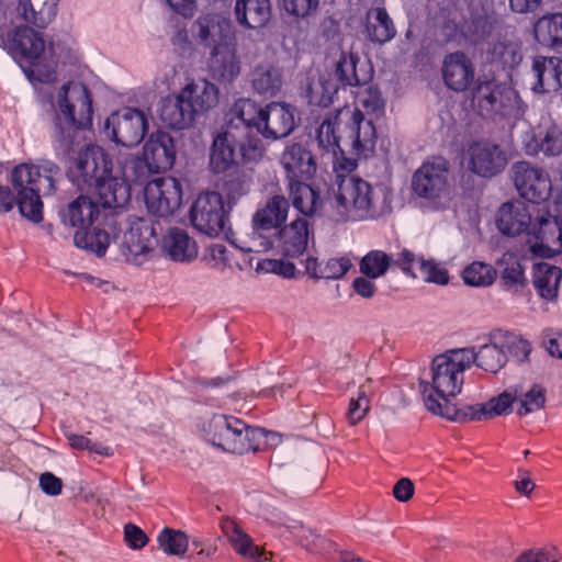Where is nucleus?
<instances>
[{"label": "nucleus", "instance_id": "61", "mask_svg": "<svg viewBox=\"0 0 562 562\" xmlns=\"http://www.w3.org/2000/svg\"><path fill=\"white\" fill-rule=\"evenodd\" d=\"M224 191L229 202H237L250 191V179L245 175H235L225 182Z\"/></svg>", "mask_w": 562, "mask_h": 562}, {"label": "nucleus", "instance_id": "10", "mask_svg": "<svg viewBox=\"0 0 562 562\" xmlns=\"http://www.w3.org/2000/svg\"><path fill=\"white\" fill-rule=\"evenodd\" d=\"M112 170V161L105 150L98 145L86 144L75 158L72 177L82 189L94 188Z\"/></svg>", "mask_w": 562, "mask_h": 562}, {"label": "nucleus", "instance_id": "30", "mask_svg": "<svg viewBox=\"0 0 562 562\" xmlns=\"http://www.w3.org/2000/svg\"><path fill=\"white\" fill-rule=\"evenodd\" d=\"M195 116L181 91L167 95L160 102L159 117L170 128L186 130L193 125Z\"/></svg>", "mask_w": 562, "mask_h": 562}, {"label": "nucleus", "instance_id": "36", "mask_svg": "<svg viewBox=\"0 0 562 562\" xmlns=\"http://www.w3.org/2000/svg\"><path fill=\"white\" fill-rule=\"evenodd\" d=\"M222 530L234 550L248 562H267V553L233 520H225Z\"/></svg>", "mask_w": 562, "mask_h": 562}, {"label": "nucleus", "instance_id": "3", "mask_svg": "<svg viewBox=\"0 0 562 562\" xmlns=\"http://www.w3.org/2000/svg\"><path fill=\"white\" fill-rule=\"evenodd\" d=\"M55 112L54 146L58 155L68 156L74 149L77 132L92 124V99L89 89L80 81L59 86L50 99Z\"/></svg>", "mask_w": 562, "mask_h": 562}, {"label": "nucleus", "instance_id": "59", "mask_svg": "<svg viewBox=\"0 0 562 562\" xmlns=\"http://www.w3.org/2000/svg\"><path fill=\"white\" fill-rule=\"evenodd\" d=\"M502 336L507 356L508 353H510L519 362H522L528 359L531 352V345L528 340L524 339L522 337L516 334L503 330Z\"/></svg>", "mask_w": 562, "mask_h": 562}, {"label": "nucleus", "instance_id": "28", "mask_svg": "<svg viewBox=\"0 0 562 562\" xmlns=\"http://www.w3.org/2000/svg\"><path fill=\"white\" fill-rule=\"evenodd\" d=\"M238 137L239 134L233 130V121L231 124H225L214 136L210 153V168L213 172H225L234 165V147Z\"/></svg>", "mask_w": 562, "mask_h": 562}, {"label": "nucleus", "instance_id": "56", "mask_svg": "<svg viewBox=\"0 0 562 562\" xmlns=\"http://www.w3.org/2000/svg\"><path fill=\"white\" fill-rule=\"evenodd\" d=\"M535 142V147L531 144L527 146L529 154H537L538 150L547 156H559L562 154V130L555 126L550 127L542 137Z\"/></svg>", "mask_w": 562, "mask_h": 562}, {"label": "nucleus", "instance_id": "1", "mask_svg": "<svg viewBox=\"0 0 562 562\" xmlns=\"http://www.w3.org/2000/svg\"><path fill=\"white\" fill-rule=\"evenodd\" d=\"M473 363L471 348L450 349L432 359L429 379L419 382L424 404L430 413L452 422H464L463 406L451 401L461 393L464 372Z\"/></svg>", "mask_w": 562, "mask_h": 562}, {"label": "nucleus", "instance_id": "51", "mask_svg": "<svg viewBox=\"0 0 562 562\" xmlns=\"http://www.w3.org/2000/svg\"><path fill=\"white\" fill-rule=\"evenodd\" d=\"M396 257L383 250L374 249L366 254L359 265L360 272L371 279L383 277L391 266L395 265Z\"/></svg>", "mask_w": 562, "mask_h": 562}, {"label": "nucleus", "instance_id": "14", "mask_svg": "<svg viewBox=\"0 0 562 562\" xmlns=\"http://www.w3.org/2000/svg\"><path fill=\"white\" fill-rule=\"evenodd\" d=\"M105 130L116 144L134 147L145 137L148 131V120L144 112L125 108L112 113L106 119Z\"/></svg>", "mask_w": 562, "mask_h": 562}, {"label": "nucleus", "instance_id": "12", "mask_svg": "<svg viewBox=\"0 0 562 562\" xmlns=\"http://www.w3.org/2000/svg\"><path fill=\"white\" fill-rule=\"evenodd\" d=\"M510 177L519 195L529 202H544L551 195L552 183L549 173L528 161L513 164Z\"/></svg>", "mask_w": 562, "mask_h": 562}, {"label": "nucleus", "instance_id": "5", "mask_svg": "<svg viewBox=\"0 0 562 562\" xmlns=\"http://www.w3.org/2000/svg\"><path fill=\"white\" fill-rule=\"evenodd\" d=\"M4 38L0 36V45ZM5 48L31 81L52 82L56 77L53 47H46L43 34L29 26H19L5 42Z\"/></svg>", "mask_w": 562, "mask_h": 562}, {"label": "nucleus", "instance_id": "38", "mask_svg": "<svg viewBox=\"0 0 562 562\" xmlns=\"http://www.w3.org/2000/svg\"><path fill=\"white\" fill-rule=\"evenodd\" d=\"M94 188L98 190L100 201L104 207H123L131 198V186L114 175L113 170L111 175L102 179Z\"/></svg>", "mask_w": 562, "mask_h": 562}, {"label": "nucleus", "instance_id": "50", "mask_svg": "<svg viewBox=\"0 0 562 562\" xmlns=\"http://www.w3.org/2000/svg\"><path fill=\"white\" fill-rule=\"evenodd\" d=\"M342 111L344 109L339 110L336 114L324 119L321 126L317 128L316 139L318 146L334 155H336L337 150L340 149V136L337 134V126L340 123H345V116L341 115Z\"/></svg>", "mask_w": 562, "mask_h": 562}, {"label": "nucleus", "instance_id": "11", "mask_svg": "<svg viewBox=\"0 0 562 562\" xmlns=\"http://www.w3.org/2000/svg\"><path fill=\"white\" fill-rule=\"evenodd\" d=\"M504 149L491 140L471 142L463 151V164L473 173L491 178L501 173L507 166Z\"/></svg>", "mask_w": 562, "mask_h": 562}, {"label": "nucleus", "instance_id": "48", "mask_svg": "<svg viewBox=\"0 0 562 562\" xmlns=\"http://www.w3.org/2000/svg\"><path fill=\"white\" fill-rule=\"evenodd\" d=\"M117 170L114 175L123 179L127 184L138 183L147 178L148 168L144 158L128 151H120L116 156Z\"/></svg>", "mask_w": 562, "mask_h": 562}, {"label": "nucleus", "instance_id": "43", "mask_svg": "<svg viewBox=\"0 0 562 562\" xmlns=\"http://www.w3.org/2000/svg\"><path fill=\"white\" fill-rule=\"evenodd\" d=\"M229 120L226 124H231L233 120V130L239 134L249 127L258 130L259 116H261V108L248 98H241L235 101L228 112Z\"/></svg>", "mask_w": 562, "mask_h": 562}, {"label": "nucleus", "instance_id": "62", "mask_svg": "<svg viewBox=\"0 0 562 562\" xmlns=\"http://www.w3.org/2000/svg\"><path fill=\"white\" fill-rule=\"evenodd\" d=\"M319 0H282L283 9L292 16L307 18L316 12Z\"/></svg>", "mask_w": 562, "mask_h": 562}, {"label": "nucleus", "instance_id": "42", "mask_svg": "<svg viewBox=\"0 0 562 562\" xmlns=\"http://www.w3.org/2000/svg\"><path fill=\"white\" fill-rule=\"evenodd\" d=\"M57 0H19L16 12L26 22L45 27L56 14Z\"/></svg>", "mask_w": 562, "mask_h": 562}, {"label": "nucleus", "instance_id": "41", "mask_svg": "<svg viewBox=\"0 0 562 562\" xmlns=\"http://www.w3.org/2000/svg\"><path fill=\"white\" fill-rule=\"evenodd\" d=\"M305 181H295L288 184L290 198L294 209L305 216H313L322 209L323 201L319 193Z\"/></svg>", "mask_w": 562, "mask_h": 562}, {"label": "nucleus", "instance_id": "55", "mask_svg": "<svg viewBox=\"0 0 562 562\" xmlns=\"http://www.w3.org/2000/svg\"><path fill=\"white\" fill-rule=\"evenodd\" d=\"M501 267V279L505 286H524L526 278L524 268L519 260L513 255H504L498 262Z\"/></svg>", "mask_w": 562, "mask_h": 562}, {"label": "nucleus", "instance_id": "16", "mask_svg": "<svg viewBox=\"0 0 562 562\" xmlns=\"http://www.w3.org/2000/svg\"><path fill=\"white\" fill-rule=\"evenodd\" d=\"M296 126L294 106L285 102H270L261 108L258 132L267 139H280L289 136Z\"/></svg>", "mask_w": 562, "mask_h": 562}, {"label": "nucleus", "instance_id": "57", "mask_svg": "<svg viewBox=\"0 0 562 562\" xmlns=\"http://www.w3.org/2000/svg\"><path fill=\"white\" fill-rule=\"evenodd\" d=\"M371 382L368 379L366 383L359 386L356 397H351L347 411V419L350 425L355 426L360 423L370 411V398L368 396L367 384Z\"/></svg>", "mask_w": 562, "mask_h": 562}, {"label": "nucleus", "instance_id": "53", "mask_svg": "<svg viewBox=\"0 0 562 562\" xmlns=\"http://www.w3.org/2000/svg\"><path fill=\"white\" fill-rule=\"evenodd\" d=\"M158 547L168 555L182 557L189 548L186 532L172 528H164L157 537Z\"/></svg>", "mask_w": 562, "mask_h": 562}, {"label": "nucleus", "instance_id": "64", "mask_svg": "<svg viewBox=\"0 0 562 562\" xmlns=\"http://www.w3.org/2000/svg\"><path fill=\"white\" fill-rule=\"evenodd\" d=\"M239 150L243 159L247 162L260 160L263 154L261 140L256 137H248L243 140L239 144Z\"/></svg>", "mask_w": 562, "mask_h": 562}, {"label": "nucleus", "instance_id": "40", "mask_svg": "<svg viewBox=\"0 0 562 562\" xmlns=\"http://www.w3.org/2000/svg\"><path fill=\"white\" fill-rule=\"evenodd\" d=\"M338 90L337 81L328 71L311 72L307 82V98L310 103L317 106H327Z\"/></svg>", "mask_w": 562, "mask_h": 562}, {"label": "nucleus", "instance_id": "60", "mask_svg": "<svg viewBox=\"0 0 562 562\" xmlns=\"http://www.w3.org/2000/svg\"><path fill=\"white\" fill-rule=\"evenodd\" d=\"M490 29L486 19L475 18L461 25V33L468 41L477 43L490 34Z\"/></svg>", "mask_w": 562, "mask_h": 562}, {"label": "nucleus", "instance_id": "8", "mask_svg": "<svg viewBox=\"0 0 562 562\" xmlns=\"http://www.w3.org/2000/svg\"><path fill=\"white\" fill-rule=\"evenodd\" d=\"M207 441L226 452L245 454L256 451L261 429L251 428L239 418L227 415H213L203 426Z\"/></svg>", "mask_w": 562, "mask_h": 562}, {"label": "nucleus", "instance_id": "47", "mask_svg": "<svg viewBox=\"0 0 562 562\" xmlns=\"http://www.w3.org/2000/svg\"><path fill=\"white\" fill-rule=\"evenodd\" d=\"M109 227L100 228L90 226L89 228L77 229L74 235V243L78 248L103 256L111 243Z\"/></svg>", "mask_w": 562, "mask_h": 562}, {"label": "nucleus", "instance_id": "20", "mask_svg": "<svg viewBox=\"0 0 562 562\" xmlns=\"http://www.w3.org/2000/svg\"><path fill=\"white\" fill-rule=\"evenodd\" d=\"M143 158L150 172L170 169L176 160L172 137L165 132L153 133L143 147Z\"/></svg>", "mask_w": 562, "mask_h": 562}, {"label": "nucleus", "instance_id": "23", "mask_svg": "<svg viewBox=\"0 0 562 562\" xmlns=\"http://www.w3.org/2000/svg\"><path fill=\"white\" fill-rule=\"evenodd\" d=\"M530 89L533 93L544 94L562 88V59L535 57L530 70Z\"/></svg>", "mask_w": 562, "mask_h": 562}, {"label": "nucleus", "instance_id": "13", "mask_svg": "<svg viewBox=\"0 0 562 562\" xmlns=\"http://www.w3.org/2000/svg\"><path fill=\"white\" fill-rule=\"evenodd\" d=\"M190 220L201 233L218 236L227 223L223 196L217 192L201 193L191 207Z\"/></svg>", "mask_w": 562, "mask_h": 562}, {"label": "nucleus", "instance_id": "31", "mask_svg": "<svg viewBox=\"0 0 562 562\" xmlns=\"http://www.w3.org/2000/svg\"><path fill=\"white\" fill-rule=\"evenodd\" d=\"M516 392L514 391V385H512L484 404L463 405L464 422L487 420L495 416L508 414L512 412L514 403H516Z\"/></svg>", "mask_w": 562, "mask_h": 562}, {"label": "nucleus", "instance_id": "21", "mask_svg": "<svg viewBox=\"0 0 562 562\" xmlns=\"http://www.w3.org/2000/svg\"><path fill=\"white\" fill-rule=\"evenodd\" d=\"M280 164L285 171L288 183L308 180L316 172L312 153L301 144L288 145L281 154Z\"/></svg>", "mask_w": 562, "mask_h": 562}, {"label": "nucleus", "instance_id": "2", "mask_svg": "<svg viewBox=\"0 0 562 562\" xmlns=\"http://www.w3.org/2000/svg\"><path fill=\"white\" fill-rule=\"evenodd\" d=\"M60 177V168L52 161L16 166L11 172L13 192L9 187H0V213L11 211L16 204L23 217L40 223L43 220L41 194H53Z\"/></svg>", "mask_w": 562, "mask_h": 562}, {"label": "nucleus", "instance_id": "6", "mask_svg": "<svg viewBox=\"0 0 562 562\" xmlns=\"http://www.w3.org/2000/svg\"><path fill=\"white\" fill-rule=\"evenodd\" d=\"M105 226L114 233L113 240L119 245L126 261L143 265L158 244L155 223L138 216L108 217Z\"/></svg>", "mask_w": 562, "mask_h": 562}, {"label": "nucleus", "instance_id": "17", "mask_svg": "<svg viewBox=\"0 0 562 562\" xmlns=\"http://www.w3.org/2000/svg\"><path fill=\"white\" fill-rule=\"evenodd\" d=\"M529 234L536 241L529 240L530 251L538 257H552L562 252V222L555 216H541L532 225Z\"/></svg>", "mask_w": 562, "mask_h": 562}, {"label": "nucleus", "instance_id": "22", "mask_svg": "<svg viewBox=\"0 0 562 562\" xmlns=\"http://www.w3.org/2000/svg\"><path fill=\"white\" fill-rule=\"evenodd\" d=\"M516 98L514 90L494 80L481 81L474 93V101L483 114L503 113Z\"/></svg>", "mask_w": 562, "mask_h": 562}, {"label": "nucleus", "instance_id": "15", "mask_svg": "<svg viewBox=\"0 0 562 562\" xmlns=\"http://www.w3.org/2000/svg\"><path fill=\"white\" fill-rule=\"evenodd\" d=\"M144 198L150 213L159 217L169 216L181 205V184L172 177L157 178L146 184Z\"/></svg>", "mask_w": 562, "mask_h": 562}, {"label": "nucleus", "instance_id": "24", "mask_svg": "<svg viewBox=\"0 0 562 562\" xmlns=\"http://www.w3.org/2000/svg\"><path fill=\"white\" fill-rule=\"evenodd\" d=\"M211 77L223 83L233 82L240 74V59L232 41L217 44L209 61Z\"/></svg>", "mask_w": 562, "mask_h": 562}, {"label": "nucleus", "instance_id": "39", "mask_svg": "<svg viewBox=\"0 0 562 562\" xmlns=\"http://www.w3.org/2000/svg\"><path fill=\"white\" fill-rule=\"evenodd\" d=\"M532 279L541 299L548 302L557 300L562 279L561 268L548 262H538L533 266Z\"/></svg>", "mask_w": 562, "mask_h": 562}, {"label": "nucleus", "instance_id": "58", "mask_svg": "<svg viewBox=\"0 0 562 562\" xmlns=\"http://www.w3.org/2000/svg\"><path fill=\"white\" fill-rule=\"evenodd\" d=\"M361 111L363 109L367 114L375 115L376 117L383 113L384 101L378 89L368 87L360 91L357 95V108Z\"/></svg>", "mask_w": 562, "mask_h": 562}, {"label": "nucleus", "instance_id": "26", "mask_svg": "<svg viewBox=\"0 0 562 562\" xmlns=\"http://www.w3.org/2000/svg\"><path fill=\"white\" fill-rule=\"evenodd\" d=\"M160 250L170 260L181 263L192 262L199 255L196 241L187 231L178 227L167 231L161 238Z\"/></svg>", "mask_w": 562, "mask_h": 562}, {"label": "nucleus", "instance_id": "46", "mask_svg": "<svg viewBox=\"0 0 562 562\" xmlns=\"http://www.w3.org/2000/svg\"><path fill=\"white\" fill-rule=\"evenodd\" d=\"M366 30L375 43H386L395 36V26L384 8H373L367 14Z\"/></svg>", "mask_w": 562, "mask_h": 562}, {"label": "nucleus", "instance_id": "52", "mask_svg": "<svg viewBox=\"0 0 562 562\" xmlns=\"http://www.w3.org/2000/svg\"><path fill=\"white\" fill-rule=\"evenodd\" d=\"M493 63L513 68L522 60L521 48L515 41L503 40L494 43L488 52Z\"/></svg>", "mask_w": 562, "mask_h": 562}, {"label": "nucleus", "instance_id": "18", "mask_svg": "<svg viewBox=\"0 0 562 562\" xmlns=\"http://www.w3.org/2000/svg\"><path fill=\"white\" fill-rule=\"evenodd\" d=\"M341 115L348 124V138L351 147L359 157H368L374 150L376 131L373 120L367 119L359 109H344Z\"/></svg>", "mask_w": 562, "mask_h": 562}, {"label": "nucleus", "instance_id": "54", "mask_svg": "<svg viewBox=\"0 0 562 562\" xmlns=\"http://www.w3.org/2000/svg\"><path fill=\"white\" fill-rule=\"evenodd\" d=\"M463 281L471 286H488L495 278V269L484 262L475 261L462 271Z\"/></svg>", "mask_w": 562, "mask_h": 562}, {"label": "nucleus", "instance_id": "44", "mask_svg": "<svg viewBox=\"0 0 562 562\" xmlns=\"http://www.w3.org/2000/svg\"><path fill=\"white\" fill-rule=\"evenodd\" d=\"M514 391L519 416L528 415L543 408L546 403V390L539 384H515Z\"/></svg>", "mask_w": 562, "mask_h": 562}, {"label": "nucleus", "instance_id": "37", "mask_svg": "<svg viewBox=\"0 0 562 562\" xmlns=\"http://www.w3.org/2000/svg\"><path fill=\"white\" fill-rule=\"evenodd\" d=\"M99 214L98 204L89 196L80 195L60 215L64 224L82 229L92 226Z\"/></svg>", "mask_w": 562, "mask_h": 562}, {"label": "nucleus", "instance_id": "4", "mask_svg": "<svg viewBox=\"0 0 562 562\" xmlns=\"http://www.w3.org/2000/svg\"><path fill=\"white\" fill-rule=\"evenodd\" d=\"M331 216L337 222L376 221L392 212V194L385 188L372 186L355 177H341L330 202Z\"/></svg>", "mask_w": 562, "mask_h": 562}, {"label": "nucleus", "instance_id": "27", "mask_svg": "<svg viewBox=\"0 0 562 562\" xmlns=\"http://www.w3.org/2000/svg\"><path fill=\"white\" fill-rule=\"evenodd\" d=\"M531 209L525 202L516 200L504 203L498 212L496 224L499 232L507 236H518L530 232Z\"/></svg>", "mask_w": 562, "mask_h": 562}, {"label": "nucleus", "instance_id": "34", "mask_svg": "<svg viewBox=\"0 0 562 562\" xmlns=\"http://www.w3.org/2000/svg\"><path fill=\"white\" fill-rule=\"evenodd\" d=\"M271 15L270 0H236V21L246 29L257 30L266 26Z\"/></svg>", "mask_w": 562, "mask_h": 562}, {"label": "nucleus", "instance_id": "9", "mask_svg": "<svg viewBox=\"0 0 562 562\" xmlns=\"http://www.w3.org/2000/svg\"><path fill=\"white\" fill-rule=\"evenodd\" d=\"M289 209V201L283 195L276 194L267 199L252 215L249 243L244 249L250 252H261L272 248L273 240L268 233L280 227L286 221Z\"/></svg>", "mask_w": 562, "mask_h": 562}, {"label": "nucleus", "instance_id": "49", "mask_svg": "<svg viewBox=\"0 0 562 562\" xmlns=\"http://www.w3.org/2000/svg\"><path fill=\"white\" fill-rule=\"evenodd\" d=\"M533 31L540 44L549 47L562 46V13L540 18Z\"/></svg>", "mask_w": 562, "mask_h": 562}, {"label": "nucleus", "instance_id": "35", "mask_svg": "<svg viewBox=\"0 0 562 562\" xmlns=\"http://www.w3.org/2000/svg\"><path fill=\"white\" fill-rule=\"evenodd\" d=\"M471 349L474 363L487 372H498L508 361L502 330L494 331L490 337V341L481 346L477 351L473 348Z\"/></svg>", "mask_w": 562, "mask_h": 562}, {"label": "nucleus", "instance_id": "25", "mask_svg": "<svg viewBox=\"0 0 562 562\" xmlns=\"http://www.w3.org/2000/svg\"><path fill=\"white\" fill-rule=\"evenodd\" d=\"M323 33L327 40H331L341 49L340 58L336 63L335 68L336 79L346 86H359L361 79L356 70L357 57L352 53L345 52L338 23L331 18L325 19L323 22Z\"/></svg>", "mask_w": 562, "mask_h": 562}, {"label": "nucleus", "instance_id": "32", "mask_svg": "<svg viewBox=\"0 0 562 562\" xmlns=\"http://www.w3.org/2000/svg\"><path fill=\"white\" fill-rule=\"evenodd\" d=\"M180 91L195 115L214 109L218 103V88L206 79L192 80Z\"/></svg>", "mask_w": 562, "mask_h": 562}, {"label": "nucleus", "instance_id": "19", "mask_svg": "<svg viewBox=\"0 0 562 562\" xmlns=\"http://www.w3.org/2000/svg\"><path fill=\"white\" fill-rule=\"evenodd\" d=\"M396 267H398L405 276L417 278L414 273L413 267L418 266L420 278L427 283H435L438 285H446L449 283L448 270L435 259H425L417 256L407 248H403L396 255Z\"/></svg>", "mask_w": 562, "mask_h": 562}, {"label": "nucleus", "instance_id": "63", "mask_svg": "<svg viewBox=\"0 0 562 562\" xmlns=\"http://www.w3.org/2000/svg\"><path fill=\"white\" fill-rule=\"evenodd\" d=\"M351 267L347 257L331 258L323 265L321 279H339L344 277Z\"/></svg>", "mask_w": 562, "mask_h": 562}, {"label": "nucleus", "instance_id": "7", "mask_svg": "<svg viewBox=\"0 0 562 562\" xmlns=\"http://www.w3.org/2000/svg\"><path fill=\"white\" fill-rule=\"evenodd\" d=\"M413 192L423 200L424 210L443 212L451 207L454 187L449 164L442 158L424 162L413 175Z\"/></svg>", "mask_w": 562, "mask_h": 562}, {"label": "nucleus", "instance_id": "45", "mask_svg": "<svg viewBox=\"0 0 562 562\" xmlns=\"http://www.w3.org/2000/svg\"><path fill=\"white\" fill-rule=\"evenodd\" d=\"M251 85L258 94L273 97L282 87L281 70L270 64L259 65L251 74Z\"/></svg>", "mask_w": 562, "mask_h": 562}, {"label": "nucleus", "instance_id": "29", "mask_svg": "<svg viewBox=\"0 0 562 562\" xmlns=\"http://www.w3.org/2000/svg\"><path fill=\"white\" fill-rule=\"evenodd\" d=\"M442 75L448 88L454 91H464L474 79V68L465 54L456 52L445 57Z\"/></svg>", "mask_w": 562, "mask_h": 562}, {"label": "nucleus", "instance_id": "33", "mask_svg": "<svg viewBox=\"0 0 562 562\" xmlns=\"http://www.w3.org/2000/svg\"><path fill=\"white\" fill-rule=\"evenodd\" d=\"M278 247L288 257H299L307 249L310 228L307 221L296 218L278 232Z\"/></svg>", "mask_w": 562, "mask_h": 562}]
</instances>
